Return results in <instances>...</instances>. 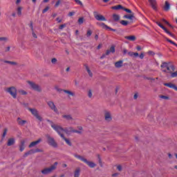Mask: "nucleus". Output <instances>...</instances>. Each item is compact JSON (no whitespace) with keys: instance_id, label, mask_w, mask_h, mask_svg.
I'll return each instance as SVG.
<instances>
[{"instance_id":"c9c22d12","label":"nucleus","mask_w":177,"mask_h":177,"mask_svg":"<svg viewBox=\"0 0 177 177\" xmlns=\"http://www.w3.org/2000/svg\"><path fill=\"white\" fill-rule=\"evenodd\" d=\"M166 40L167 41V42H169L170 44H172V45H174L175 46L177 47V44L175 42H174L172 40L168 38H166Z\"/></svg>"},{"instance_id":"8fccbe9b","label":"nucleus","mask_w":177,"mask_h":177,"mask_svg":"<svg viewBox=\"0 0 177 177\" xmlns=\"http://www.w3.org/2000/svg\"><path fill=\"white\" fill-rule=\"evenodd\" d=\"M28 156L31 155V154H34V149H30L28 151H27Z\"/></svg>"},{"instance_id":"680f3d73","label":"nucleus","mask_w":177,"mask_h":177,"mask_svg":"<svg viewBox=\"0 0 177 177\" xmlns=\"http://www.w3.org/2000/svg\"><path fill=\"white\" fill-rule=\"evenodd\" d=\"M77 129H79V131L81 132V131L84 130V128L82 126H79L77 127Z\"/></svg>"},{"instance_id":"9b49d317","label":"nucleus","mask_w":177,"mask_h":177,"mask_svg":"<svg viewBox=\"0 0 177 177\" xmlns=\"http://www.w3.org/2000/svg\"><path fill=\"white\" fill-rule=\"evenodd\" d=\"M62 132H63V130H59V131H57V133L66 142V143L68 144V146H73V144L71 143V141L70 140V139L64 137V134H63Z\"/></svg>"},{"instance_id":"412c9836","label":"nucleus","mask_w":177,"mask_h":177,"mask_svg":"<svg viewBox=\"0 0 177 177\" xmlns=\"http://www.w3.org/2000/svg\"><path fill=\"white\" fill-rule=\"evenodd\" d=\"M124 65V62L122 60L118 61L115 63V67L116 68H121Z\"/></svg>"},{"instance_id":"5701e85b","label":"nucleus","mask_w":177,"mask_h":177,"mask_svg":"<svg viewBox=\"0 0 177 177\" xmlns=\"http://www.w3.org/2000/svg\"><path fill=\"white\" fill-rule=\"evenodd\" d=\"M84 67L89 75V77H93V73H92V71H91V69L89 68V66H88V64H84Z\"/></svg>"},{"instance_id":"393cba45","label":"nucleus","mask_w":177,"mask_h":177,"mask_svg":"<svg viewBox=\"0 0 177 177\" xmlns=\"http://www.w3.org/2000/svg\"><path fill=\"white\" fill-rule=\"evenodd\" d=\"M170 8H171V4H169V2L165 1V6H164V10L166 12H168V10H169Z\"/></svg>"},{"instance_id":"2eb2a0df","label":"nucleus","mask_w":177,"mask_h":177,"mask_svg":"<svg viewBox=\"0 0 177 177\" xmlns=\"http://www.w3.org/2000/svg\"><path fill=\"white\" fill-rule=\"evenodd\" d=\"M17 122L19 127H24L27 124V120H22L20 118H17Z\"/></svg>"},{"instance_id":"052dcab7","label":"nucleus","mask_w":177,"mask_h":177,"mask_svg":"<svg viewBox=\"0 0 177 177\" xmlns=\"http://www.w3.org/2000/svg\"><path fill=\"white\" fill-rule=\"evenodd\" d=\"M0 41H8V37H0Z\"/></svg>"},{"instance_id":"4be33fe9","label":"nucleus","mask_w":177,"mask_h":177,"mask_svg":"<svg viewBox=\"0 0 177 177\" xmlns=\"http://www.w3.org/2000/svg\"><path fill=\"white\" fill-rule=\"evenodd\" d=\"M100 27L103 28H106V30H110V31H117L115 29H113L110 27H109L107 25H105L104 23L100 24Z\"/></svg>"},{"instance_id":"4c0bfd02","label":"nucleus","mask_w":177,"mask_h":177,"mask_svg":"<svg viewBox=\"0 0 177 177\" xmlns=\"http://www.w3.org/2000/svg\"><path fill=\"white\" fill-rule=\"evenodd\" d=\"M120 24H122V26H127L128 24V21L122 20L120 21Z\"/></svg>"},{"instance_id":"473e14b6","label":"nucleus","mask_w":177,"mask_h":177,"mask_svg":"<svg viewBox=\"0 0 177 177\" xmlns=\"http://www.w3.org/2000/svg\"><path fill=\"white\" fill-rule=\"evenodd\" d=\"M113 20L115 21H118V20H120V15H117V14H114L113 15Z\"/></svg>"},{"instance_id":"de8ad7c7","label":"nucleus","mask_w":177,"mask_h":177,"mask_svg":"<svg viewBox=\"0 0 177 177\" xmlns=\"http://www.w3.org/2000/svg\"><path fill=\"white\" fill-rule=\"evenodd\" d=\"M32 35L33 37V38H38V36H37V34H35V32H34V30H32Z\"/></svg>"},{"instance_id":"dca6fc26","label":"nucleus","mask_w":177,"mask_h":177,"mask_svg":"<svg viewBox=\"0 0 177 177\" xmlns=\"http://www.w3.org/2000/svg\"><path fill=\"white\" fill-rule=\"evenodd\" d=\"M41 142H42V139H41V138H39V139H38L37 140H36V141L32 142L29 145V146H28L29 149H31L32 147H35V146H37V145H39V143H41Z\"/></svg>"},{"instance_id":"f8f14e48","label":"nucleus","mask_w":177,"mask_h":177,"mask_svg":"<svg viewBox=\"0 0 177 177\" xmlns=\"http://www.w3.org/2000/svg\"><path fill=\"white\" fill-rule=\"evenodd\" d=\"M93 15H94L95 19H96V20H97L98 21H106V20L104 16L100 14H97V12L96 11L93 12Z\"/></svg>"},{"instance_id":"2f4dec72","label":"nucleus","mask_w":177,"mask_h":177,"mask_svg":"<svg viewBox=\"0 0 177 177\" xmlns=\"http://www.w3.org/2000/svg\"><path fill=\"white\" fill-rule=\"evenodd\" d=\"M63 118H65V120H67L68 121H70V120H73V117H71V115H62Z\"/></svg>"},{"instance_id":"20e7f679","label":"nucleus","mask_w":177,"mask_h":177,"mask_svg":"<svg viewBox=\"0 0 177 177\" xmlns=\"http://www.w3.org/2000/svg\"><path fill=\"white\" fill-rule=\"evenodd\" d=\"M27 83L28 84V85H30L31 89H32L33 91L39 93L42 92V87H41L39 84L31 81H27Z\"/></svg>"},{"instance_id":"e2e57ef3","label":"nucleus","mask_w":177,"mask_h":177,"mask_svg":"<svg viewBox=\"0 0 177 177\" xmlns=\"http://www.w3.org/2000/svg\"><path fill=\"white\" fill-rule=\"evenodd\" d=\"M30 28H31V30H32V31H34V26H32V22H30Z\"/></svg>"},{"instance_id":"4d7b16f0","label":"nucleus","mask_w":177,"mask_h":177,"mask_svg":"<svg viewBox=\"0 0 177 177\" xmlns=\"http://www.w3.org/2000/svg\"><path fill=\"white\" fill-rule=\"evenodd\" d=\"M59 5H60V0H58V1L56 2V3H55V8H57V6H59Z\"/></svg>"},{"instance_id":"c756f323","label":"nucleus","mask_w":177,"mask_h":177,"mask_svg":"<svg viewBox=\"0 0 177 177\" xmlns=\"http://www.w3.org/2000/svg\"><path fill=\"white\" fill-rule=\"evenodd\" d=\"M63 92H64V93H67V95H69L70 96H75L74 93L68 90H63Z\"/></svg>"},{"instance_id":"ea45409f","label":"nucleus","mask_w":177,"mask_h":177,"mask_svg":"<svg viewBox=\"0 0 177 177\" xmlns=\"http://www.w3.org/2000/svg\"><path fill=\"white\" fill-rule=\"evenodd\" d=\"M33 151H34V154H35V153H42V150L38 148L36 149H33Z\"/></svg>"},{"instance_id":"37998d69","label":"nucleus","mask_w":177,"mask_h":177,"mask_svg":"<svg viewBox=\"0 0 177 177\" xmlns=\"http://www.w3.org/2000/svg\"><path fill=\"white\" fill-rule=\"evenodd\" d=\"M91 35H92V30H87L86 36H87L88 37H91Z\"/></svg>"},{"instance_id":"a19ab883","label":"nucleus","mask_w":177,"mask_h":177,"mask_svg":"<svg viewBox=\"0 0 177 177\" xmlns=\"http://www.w3.org/2000/svg\"><path fill=\"white\" fill-rule=\"evenodd\" d=\"M122 10H124V12H127V13H132V11L130 9L125 8L123 7Z\"/></svg>"},{"instance_id":"423d86ee","label":"nucleus","mask_w":177,"mask_h":177,"mask_svg":"<svg viewBox=\"0 0 177 177\" xmlns=\"http://www.w3.org/2000/svg\"><path fill=\"white\" fill-rule=\"evenodd\" d=\"M46 138H47V142L50 146H52L53 147H57V142H56L55 138L51 137L49 134H47Z\"/></svg>"},{"instance_id":"a878e982","label":"nucleus","mask_w":177,"mask_h":177,"mask_svg":"<svg viewBox=\"0 0 177 177\" xmlns=\"http://www.w3.org/2000/svg\"><path fill=\"white\" fill-rule=\"evenodd\" d=\"M113 10H120V9H124V7L121 5L114 6L111 7Z\"/></svg>"},{"instance_id":"4468645a","label":"nucleus","mask_w":177,"mask_h":177,"mask_svg":"<svg viewBox=\"0 0 177 177\" xmlns=\"http://www.w3.org/2000/svg\"><path fill=\"white\" fill-rule=\"evenodd\" d=\"M104 118H105V121H106L107 122H110V121L113 120V118H111V113H110V111H105Z\"/></svg>"},{"instance_id":"a18cd8bd","label":"nucleus","mask_w":177,"mask_h":177,"mask_svg":"<svg viewBox=\"0 0 177 177\" xmlns=\"http://www.w3.org/2000/svg\"><path fill=\"white\" fill-rule=\"evenodd\" d=\"M79 24H82L84 23V18L81 17L78 19Z\"/></svg>"},{"instance_id":"9d476101","label":"nucleus","mask_w":177,"mask_h":177,"mask_svg":"<svg viewBox=\"0 0 177 177\" xmlns=\"http://www.w3.org/2000/svg\"><path fill=\"white\" fill-rule=\"evenodd\" d=\"M47 104L50 110H53V111H54V113H56V114H59V110L57 109V107H56V105L53 102L48 101L47 102Z\"/></svg>"},{"instance_id":"bf43d9fd","label":"nucleus","mask_w":177,"mask_h":177,"mask_svg":"<svg viewBox=\"0 0 177 177\" xmlns=\"http://www.w3.org/2000/svg\"><path fill=\"white\" fill-rule=\"evenodd\" d=\"M55 89H56L57 92H63V91H64L63 89L59 88L58 87H56Z\"/></svg>"},{"instance_id":"ddd939ff","label":"nucleus","mask_w":177,"mask_h":177,"mask_svg":"<svg viewBox=\"0 0 177 177\" xmlns=\"http://www.w3.org/2000/svg\"><path fill=\"white\" fill-rule=\"evenodd\" d=\"M156 24H158V26L159 27H160V28H162V30H164V31L167 33L169 34V35H170V37H174V34H172L171 32L169 31L168 29H167V28H165L164 26H162V24H161V22L160 21H156Z\"/></svg>"},{"instance_id":"c85d7f7f","label":"nucleus","mask_w":177,"mask_h":177,"mask_svg":"<svg viewBox=\"0 0 177 177\" xmlns=\"http://www.w3.org/2000/svg\"><path fill=\"white\" fill-rule=\"evenodd\" d=\"M135 16H133V14L131 15H126L124 16V19H128L129 20H132Z\"/></svg>"},{"instance_id":"0e129e2a","label":"nucleus","mask_w":177,"mask_h":177,"mask_svg":"<svg viewBox=\"0 0 177 177\" xmlns=\"http://www.w3.org/2000/svg\"><path fill=\"white\" fill-rule=\"evenodd\" d=\"M118 175H120V174H118V173H115V174H112V176H113V177H117V176H118Z\"/></svg>"},{"instance_id":"0eeeda50","label":"nucleus","mask_w":177,"mask_h":177,"mask_svg":"<svg viewBox=\"0 0 177 177\" xmlns=\"http://www.w3.org/2000/svg\"><path fill=\"white\" fill-rule=\"evenodd\" d=\"M62 132H65L66 133H79L80 135H81V133H82V131L75 130V129H74V127H66L65 129H63Z\"/></svg>"},{"instance_id":"e433bc0d","label":"nucleus","mask_w":177,"mask_h":177,"mask_svg":"<svg viewBox=\"0 0 177 177\" xmlns=\"http://www.w3.org/2000/svg\"><path fill=\"white\" fill-rule=\"evenodd\" d=\"M110 50H107L106 52V54L102 55V56L101 57V59H103V57H105V56H109V55H110Z\"/></svg>"},{"instance_id":"13d9d810","label":"nucleus","mask_w":177,"mask_h":177,"mask_svg":"<svg viewBox=\"0 0 177 177\" xmlns=\"http://www.w3.org/2000/svg\"><path fill=\"white\" fill-rule=\"evenodd\" d=\"M56 62H57V59L56 58H53V59H51V62H52L53 64H55V63H56Z\"/></svg>"},{"instance_id":"7ed1b4c3","label":"nucleus","mask_w":177,"mask_h":177,"mask_svg":"<svg viewBox=\"0 0 177 177\" xmlns=\"http://www.w3.org/2000/svg\"><path fill=\"white\" fill-rule=\"evenodd\" d=\"M57 164H59L57 162H55L53 165H51L50 167H46L43 169L41 172L43 175H49V174H52L55 169L57 168Z\"/></svg>"},{"instance_id":"aec40b11","label":"nucleus","mask_w":177,"mask_h":177,"mask_svg":"<svg viewBox=\"0 0 177 177\" xmlns=\"http://www.w3.org/2000/svg\"><path fill=\"white\" fill-rule=\"evenodd\" d=\"M25 149H26V140H21V144L19 145V151H24Z\"/></svg>"},{"instance_id":"b1692460","label":"nucleus","mask_w":177,"mask_h":177,"mask_svg":"<svg viewBox=\"0 0 177 177\" xmlns=\"http://www.w3.org/2000/svg\"><path fill=\"white\" fill-rule=\"evenodd\" d=\"M124 38L129 41H136V37L135 35L125 36Z\"/></svg>"},{"instance_id":"79ce46f5","label":"nucleus","mask_w":177,"mask_h":177,"mask_svg":"<svg viewBox=\"0 0 177 177\" xmlns=\"http://www.w3.org/2000/svg\"><path fill=\"white\" fill-rule=\"evenodd\" d=\"M19 93H20V95H27L26 91L24 90H19Z\"/></svg>"},{"instance_id":"338daca9","label":"nucleus","mask_w":177,"mask_h":177,"mask_svg":"<svg viewBox=\"0 0 177 177\" xmlns=\"http://www.w3.org/2000/svg\"><path fill=\"white\" fill-rule=\"evenodd\" d=\"M128 55L132 57L133 56V52H129Z\"/></svg>"},{"instance_id":"f03ea898","label":"nucleus","mask_w":177,"mask_h":177,"mask_svg":"<svg viewBox=\"0 0 177 177\" xmlns=\"http://www.w3.org/2000/svg\"><path fill=\"white\" fill-rule=\"evenodd\" d=\"M74 157H75V158H77L78 160H80V161L85 162V164H86L90 168H95V167H96V164H95V162L87 160V159L84 158V156H82L75 153Z\"/></svg>"},{"instance_id":"09e8293b","label":"nucleus","mask_w":177,"mask_h":177,"mask_svg":"<svg viewBox=\"0 0 177 177\" xmlns=\"http://www.w3.org/2000/svg\"><path fill=\"white\" fill-rule=\"evenodd\" d=\"M75 2L77 3V5H80V6H82V2L80 0H75Z\"/></svg>"},{"instance_id":"864d4df0","label":"nucleus","mask_w":177,"mask_h":177,"mask_svg":"<svg viewBox=\"0 0 177 177\" xmlns=\"http://www.w3.org/2000/svg\"><path fill=\"white\" fill-rule=\"evenodd\" d=\"M64 27H66V24H62V25H60V26H59V30H63V29L64 28Z\"/></svg>"},{"instance_id":"69168bd1","label":"nucleus","mask_w":177,"mask_h":177,"mask_svg":"<svg viewBox=\"0 0 177 177\" xmlns=\"http://www.w3.org/2000/svg\"><path fill=\"white\" fill-rule=\"evenodd\" d=\"M138 93H136V94H134V95H133V99H135V100H136V99H138Z\"/></svg>"},{"instance_id":"774afa93","label":"nucleus","mask_w":177,"mask_h":177,"mask_svg":"<svg viewBox=\"0 0 177 177\" xmlns=\"http://www.w3.org/2000/svg\"><path fill=\"white\" fill-rule=\"evenodd\" d=\"M143 57H145V55L143 54V53H142L140 55V58L143 59Z\"/></svg>"},{"instance_id":"7c9ffc66","label":"nucleus","mask_w":177,"mask_h":177,"mask_svg":"<svg viewBox=\"0 0 177 177\" xmlns=\"http://www.w3.org/2000/svg\"><path fill=\"white\" fill-rule=\"evenodd\" d=\"M4 63H7L8 64H11V66H17V62H16L5 60Z\"/></svg>"},{"instance_id":"6ab92c4d","label":"nucleus","mask_w":177,"mask_h":177,"mask_svg":"<svg viewBox=\"0 0 177 177\" xmlns=\"http://www.w3.org/2000/svg\"><path fill=\"white\" fill-rule=\"evenodd\" d=\"M165 86H167L168 88H171V89H174V91H177V86L176 85L172 84V83H165Z\"/></svg>"},{"instance_id":"6e6d98bb","label":"nucleus","mask_w":177,"mask_h":177,"mask_svg":"<svg viewBox=\"0 0 177 177\" xmlns=\"http://www.w3.org/2000/svg\"><path fill=\"white\" fill-rule=\"evenodd\" d=\"M75 15V12H71L68 14V15L71 17V16H74Z\"/></svg>"},{"instance_id":"603ef678","label":"nucleus","mask_w":177,"mask_h":177,"mask_svg":"<svg viewBox=\"0 0 177 177\" xmlns=\"http://www.w3.org/2000/svg\"><path fill=\"white\" fill-rule=\"evenodd\" d=\"M117 169L120 171V172H121V171H122V166H121L120 165H118L117 166Z\"/></svg>"},{"instance_id":"a211bd4d","label":"nucleus","mask_w":177,"mask_h":177,"mask_svg":"<svg viewBox=\"0 0 177 177\" xmlns=\"http://www.w3.org/2000/svg\"><path fill=\"white\" fill-rule=\"evenodd\" d=\"M15 143H16V140L15 138H10L7 140V146L8 147L13 146Z\"/></svg>"},{"instance_id":"6e6552de","label":"nucleus","mask_w":177,"mask_h":177,"mask_svg":"<svg viewBox=\"0 0 177 177\" xmlns=\"http://www.w3.org/2000/svg\"><path fill=\"white\" fill-rule=\"evenodd\" d=\"M28 111H30L31 114H32L34 117L39 120V121H42V117H41L39 114H38V110H37L36 109L28 108Z\"/></svg>"},{"instance_id":"bb28decb","label":"nucleus","mask_w":177,"mask_h":177,"mask_svg":"<svg viewBox=\"0 0 177 177\" xmlns=\"http://www.w3.org/2000/svg\"><path fill=\"white\" fill-rule=\"evenodd\" d=\"M21 10H23V7L19 6L17 8V13L19 17H21Z\"/></svg>"},{"instance_id":"f704fd0d","label":"nucleus","mask_w":177,"mask_h":177,"mask_svg":"<svg viewBox=\"0 0 177 177\" xmlns=\"http://www.w3.org/2000/svg\"><path fill=\"white\" fill-rule=\"evenodd\" d=\"M7 133H8V129H4L3 133V135H2L3 139L5 138V137L6 136Z\"/></svg>"},{"instance_id":"49530a36","label":"nucleus","mask_w":177,"mask_h":177,"mask_svg":"<svg viewBox=\"0 0 177 177\" xmlns=\"http://www.w3.org/2000/svg\"><path fill=\"white\" fill-rule=\"evenodd\" d=\"M88 97H90V98L92 97V96H93L92 90H88Z\"/></svg>"},{"instance_id":"cd10ccee","label":"nucleus","mask_w":177,"mask_h":177,"mask_svg":"<svg viewBox=\"0 0 177 177\" xmlns=\"http://www.w3.org/2000/svg\"><path fill=\"white\" fill-rule=\"evenodd\" d=\"M80 172H81V169H80V167H77L75 171L74 176L80 177Z\"/></svg>"},{"instance_id":"3c124183","label":"nucleus","mask_w":177,"mask_h":177,"mask_svg":"<svg viewBox=\"0 0 177 177\" xmlns=\"http://www.w3.org/2000/svg\"><path fill=\"white\" fill-rule=\"evenodd\" d=\"M109 52H111L112 53H114V52H115V48H114V46L111 47Z\"/></svg>"},{"instance_id":"72a5a7b5","label":"nucleus","mask_w":177,"mask_h":177,"mask_svg":"<svg viewBox=\"0 0 177 177\" xmlns=\"http://www.w3.org/2000/svg\"><path fill=\"white\" fill-rule=\"evenodd\" d=\"M171 78H175L177 77V71L171 72V74H170Z\"/></svg>"},{"instance_id":"f257e3e1","label":"nucleus","mask_w":177,"mask_h":177,"mask_svg":"<svg viewBox=\"0 0 177 177\" xmlns=\"http://www.w3.org/2000/svg\"><path fill=\"white\" fill-rule=\"evenodd\" d=\"M161 71L166 74H171L175 71V65L171 64V62H162L160 65Z\"/></svg>"},{"instance_id":"5fc2aeb1","label":"nucleus","mask_w":177,"mask_h":177,"mask_svg":"<svg viewBox=\"0 0 177 177\" xmlns=\"http://www.w3.org/2000/svg\"><path fill=\"white\" fill-rule=\"evenodd\" d=\"M162 21H164V23H165V24H167V26H169V27H171V24H169V22H168L167 20L162 19Z\"/></svg>"},{"instance_id":"c03bdc74","label":"nucleus","mask_w":177,"mask_h":177,"mask_svg":"<svg viewBox=\"0 0 177 177\" xmlns=\"http://www.w3.org/2000/svg\"><path fill=\"white\" fill-rule=\"evenodd\" d=\"M50 8L49 6L46 7L43 10H42V13H46V12H48V10H49Z\"/></svg>"},{"instance_id":"58836bf2","label":"nucleus","mask_w":177,"mask_h":177,"mask_svg":"<svg viewBox=\"0 0 177 177\" xmlns=\"http://www.w3.org/2000/svg\"><path fill=\"white\" fill-rule=\"evenodd\" d=\"M159 97H160V99H164L165 100H168V99H169V97L165 95H159Z\"/></svg>"},{"instance_id":"39448f33","label":"nucleus","mask_w":177,"mask_h":177,"mask_svg":"<svg viewBox=\"0 0 177 177\" xmlns=\"http://www.w3.org/2000/svg\"><path fill=\"white\" fill-rule=\"evenodd\" d=\"M6 92L10 93V95L13 97V99H16L17 97V89L15 86H10L6 88L5 89Z\"/></svg>"},{"instance_id":"f3484780","label":"nucleus","mask_w":177,"mask_h":177,"mask_svg":"<svg viewBox=\"0 0 177 177\" xmlns=\"http://www.w3.org/2000/svg\"><path fill=\"white\" fill-rule=\"evenodd\" d=\"M150 3L151 7L153 10H157V1L156 0H148Z\"/></svg>"},{"instance_id":"1a4fd4ad","label":"nucleus","mask_w":177,"mask_h":177,"mask_svg":"<svg viewBox=\"0 0 177 177\" xmlns=\"http://www.w3.org/2000/svg\"><path fill=\"white\" fill-rule=\"evenodd\" d=\"M47 122H49L50 124V126L52 128H53L56 132H59V131H63V127H62L59 124H56L53 123L51 120H47Z\"/></svg>"}]
</instances>
